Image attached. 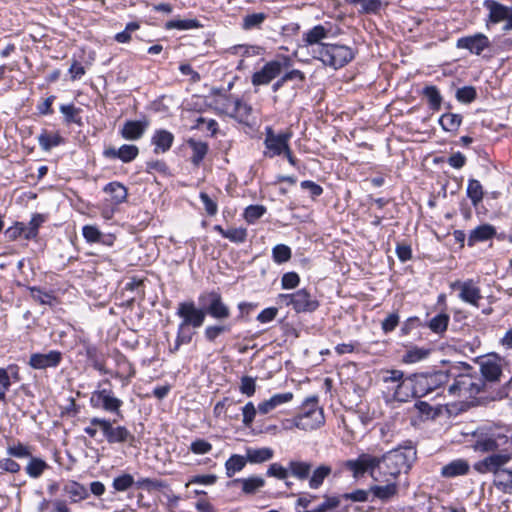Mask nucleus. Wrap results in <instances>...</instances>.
I'll use <instances>...</instances> for the list:
<instances>
[{"label": "nucleus", "instance_id": "1", "mask_svg": "<svg viewBox=\"0 0 512 512\" xmlns=\"http://www.w3.org/2000/svg\"><path fill=\"white\" fill-rule=\"evenodd\" d=\"M415 457L412 447L395 448L378 457L377 481H397L403 470L410 469Z\"/></svg>", "mask_w": 512, "mask_h": 512}, {"label": "nucleus", "instance_id": "2", "mask_svg": "<svg viewBox=\"0 0 512 512\" xmlns=\"http://www.w3.org/2000/svg\"><path fill=\"white\" fill-rule=\"evenodd\" d=\"M450 374L445 371H436L433 373H420L412 376L410 380L411 393L415 397H424L434 391L436 396H444L447 389L443 386L449 382Z\"/></svg>", "mask_w": 512, "mask_h": 512}, {"label": "nucleus", "instance_id": "3", "mask_svg": "<svg viewBox=\"0 0 512 512\" xmlns=\"http://www.w3.org/2000/svg\"><path fill=\"white\" fill-rule=\"evenodd\" d=\"M98 430H100L109 444L116 443H132L135 439L134 435L125 426L112 425V422L105 418L93 417L89 421V425L84 428V432L91 438H95Z\"/></svg>", "mask_w": 512, "mask_h": 512}, {"label": "nucleus", "instance_id": "4", "mask_svg": "<svg viewBox=\"0 0 512 512\" xmlns=\"http://www.w3.org/2000/svg\"><path fill=\"white\" fill-rule=\"evenodd\" d=\"M311 53L315 59L320 60L325 66L334 69L347 65L355 56L351 47L340 44L319 45L311 50Z\"/></svg>", "mask_w": 512, "mask_h": 512}, {"label": "nucleus", "instance_id": "5", "mask_svg": "<svg viewBox=\"0 0 512 512\" xmlns=\"http://www.w3.org/2000/svg\"><path fill=\"white\" fill-rule=\"evenodd\" d=\"M325 422L323 409L318 405L317 397L307 398L301 407V412L294 417L293 424L296 428L311 431L321 427Z\"/></svg>", "mask_w": 512, "mask_h": 512}, {"label": "nucleus", "instance_id": "6", "mask_svg": "<svg viewBox=\"0 0 512 512\" xmlns=\"http://www.w3.org/2000/svg\"><path fill=\"white\" fill-rule=\"evenodd\" d=\"M484 387L481 377L470 374H461L454 378V382L447 388V395L452 398L469 399L478 395Z\"/></svg>", "mask_w": 512, "mask_h": 512}, {"label": "nucleus", "instance_id": "7", "mask_svg": "<svg viewBox=\"0 0 512 512\" xmlns=\"http://www.w3.org/2000/svg\"><path fill=\"white\" fill-rule=\"evenodd\" d=\"M377 466L378 456L369 453H361L357 458L342 463V467L349 471L356 480L364 477L365 474H369L374 481H377Z\"/></svg>", "mask_w": 512, "mask_h": 512}, {"label": "nucleus", "instance_id": "8", "mask_svg": "<svg viewBox=\"0 0 512 512\" xmlns=\"http://www.w3.org/2000/svg\"><path fill=\"white\" fill-rule=\"evenodd\" d=\"M292 66V60L288 56H281L275 60L267 62L261 70L252 75L251 82L254 86L267 85L273 79L278 77L283 70Z\"/></svg>", "mask_w": 512, "mask_h": 512}, {"label": "nucleus", "instance_id": "9", "mask_svg": "<svg viewBox=\"0 0 512 512\" xmlns=\"http://www.w3.org/2000/svg\"><path fill=\"white\" fill-rule=\"evenodd\" d=\"M291 137L292 133L290 131L275 134L271 127H266L264 139V156L268 158H274L276 156L282 155L290 147L289 140Z\"/></svg>", "mask_w": 512, "mask_h": 512}, {"label": "nucleus", "instance_id": "10", "mask_svg": "<svg viewBox=\"0 0 512 512\" xmlns=\"http://www.w3.org/2000/svg\"><path fill=\"white\" fill-rule=\"evenodd\" d=\"M383 382L391 384L388 389L393 390V397L398 401H407L411 391L410 380L412 377L404 378L401 370H387L383 374Z\"/></svg>", "mask_w": 512, "mask_h": 512}, {"label": "nucleus", "instance_id": "11", "mask_svg": "<svg viewBox=\"0 0 512 512\" xmlns=\"http://www.w3.org/2000/svg\"><path fill=\"white\" fill-rule=\"evenodd\" d=\"M199 303L204 308L205 314L214 319L225 320L230 317L229 307L223 302L220 294L214 291L201 294Z\"/></svg>", "mask_w": 512, "mask_h": 512}, {"label": "nucleus", "instance_id": "12", "mask_svg": "<svg viewBox=\"0 0 512 512\" xmlns=\"http://www.w3.org/2000/svg\"><path fill=\"white\" fill-rule=\"evenodd\" d=\"M280 299L286 305H292L296 312H310L318 307V300L308 290H297L289 295H280Z\"/></svg>", "mask_w": 512, "mask_h": 512}, {"label": "nucleus", "instance_id": "13", "mask_svg": "<svg viewBox=\"0 0 512 512\" xmlns=\"http://www.w3.org/2000/svg\"><path fill=\"white\" fill-rule=\"evenodd\" d=\"M177 315L182 318L179 324L181 327L192 326L199 328L203 325L205 320L204 308H197L193 302H182L178 305Z\"/></svg>", "mask_w": 512, "mask_h": 512}, {"label": "nucleus", "instance_id": "14", "mask_svg": "<svg viewBox=\"0 0 512 512\" xmlns=\"http://www.w3.org/2000/svg\"><path fill=\"white\" fill-rule=\"evenodd\" d=\"M90 404L93 408H102L107 412L121 415L120 408L123 402L121 399L115 397L110 389H102L92 393Z\"/></svg>", "mask_w": 512, "mask_h": 512}, {"label": "nucleus", "instance_id": "15", "mask_svg": "<svg viewBox=\"0 0 512 512\" xmlns=\"http://www.w3.org/2000/svg\"><path fill=\"white\" fill-rule=\"evenodd\" d=\"M512 460V453L501 452L494 453L483 460L475 463L474 468L481 474L493 473L495 476L503 470V466Z\"/></svg>", "mask_w": 512, "mask_h": 512}, {"label": "nucleus", "instance_id": "16", "mask_svg": "<svg viewBox=\"0 0 512 512\" xmlns=\"http://www.w3.org/2000/svg\"><path fill=\"white\" fill-rule=\"evenodd\" d=\"M103 191L109 195L108 198L105 199V204L107 209L109 208L110 212L113 213L114 210L122 203L127 201L128 190L127 188L120 182L114 181L108 183Z\"/></svg>", "mask_w": 512, "mask_h": 512}, {"label": "nucleus", "instance_id": "17", "mask_svg": "<svg viewBox=\"0 0 512 512\" xmlns=\"http://www.w3.org/2000/svg\"><path fill=\"white\" fill-rule=\"evenodd\" d=\"M490 46L488 37L482 33L472 36L461 37L457 40L456 47L459 49L469 50L470 53L480 55Z\"/></svg>", "mask_w": 512, "mask_h": 512}, {"label": "nucleus", "instance_id": "18", "mask_svg": "<svg viewBox=\"0 0 512 512\" xmlns=\"http://www.w3.org/2000/svg\"><path fill=\"white\" fill-rule=\"evenodd\" d=\"M62 360L59 351L51 350L48 353H34L30 356L29 365L33 369L44 370L57 367Z\"/></svg>", "mask_w": 512, "mask_h": 512}, {"label": "nucleus", "instance_id": "19", "mask_svg": "<svg viewBox=\"0 0 512 512\" xmlns=\"http://www.w3.org/2000/svg\"><path fill=\"white\" fill-rule=\"evenodd\" d=\"M484 7L489 11L488 19L486 20L487 28H489L490 24L503 22L512 12V6H505L495 0H485Z\"/></svg>", "mask_w": 512, "mask_h": 512}, {"label": "nucleus", "instance_id": "20", "mask_svg": "<svg viewBox=\"0 0 512 512\" xmlns=\"http://www.w3.org/2000/svg\"><path fill=\"white\" fill-rule=\"evenodd\" d=\"M475 438L473 444L474 450L481 453H488L496 451L499 447L498 440L505 438V436L495 433H478L475 434Z\"/></svg>", "mask_w": 512, "mask_h": 512}, {"label": "nucleus", "instance_id": "21", "mask_svg": "<svg viewBox=\"0 0 512 512\" xmlns=\"http://www.w3.org/2000/svg\"><path fill=\"white\" fill-rule=\"evenodd\" d=\"M149 126L147 119L126 121L120 131L121 136L126 140L140 139Z\"/></svg>", "mask_w": 512, "mask_h": 512}, {"label": "nucleus", "instance_id": "22", "mask_svg": "<svg viewBox=\"0 0 512 512\" xmlns=\"http://www.w3.org/2000/svg\"><path fill=\"white\" fill-rule=\"evenodd\" d=\"M332 473V466L327 463H321L316 467H313L308 479L309 488L313 490L319 489L324 484V481L332 475Z\"/></svg>", "mask_w": 512, "mask_h": 512}, {"label": "nucleus", "instance_id": "23", "mask_svg": "<svg viewBox=\"0 0 512 512\" xmlns=\"http://www.w3.org/2000/svg\"><path fill=\"white\" fill-rule=\"evenodd\" d=\"M384 482L385 485H372L370 491L374 498L386 502L398 494L399 486L397 481L387 480Z\"/></svg>", "mask_w": 512, "mask_h": 512}, {"label": "nucleus", "instance_id": "24", "mask_svg": "<svg viewBox=\"0 0 512 512\" xmlns=\"http://www.w3.org/2000/svg\"><path fill=\"white\" fill-rule=\"evenodd\" d=\"M496 234V229L490 224H482L471 230L467 239L468 246L472 247L476 243L492 239Z\"/></svg>", "mask_w": 512, "mask_h": 512}, {"label": "nucleus", "instance_id": "25", "mask_svg": "<svg viewBox=\"0 0 512 512\" xmlns=\"http://www.w3.org/2000/svg\"><path fill=\"white\" fill-rule=\"evenodd\" d=\"M480 371L483 376L488 381H497L502 373L501 365L499 360L495 357H489L483 359L480 362Z\"/></svg>", "mask_w": 512, "mask_h": 512}, {"label": "nucleus", "instance_id": "26", "mask_svg": "<svg viewBox=\"0 0 512 512\" xmlns=\"http://www.w3.org/2000/svg\"><path fill=\"white\" fill-rule=\"evenodd\" d=\"M289 475L296 478L299 481H305L309 479L313 465L309 461L300 459H292L288 462Z\"/></svg>", "mask_w": 512, "mask_h": 512}, {"label": "nucleus", "instance_id": "27", "mask_svg": "<svg viewBox=\"0 0 512 512\" xmlns=\"http://www.w3.org/2000/svg\"><path fill=\"white\" fill-rule=\"evenodd\" d=\"M293 399L292 392L274 394L268 400H265L258 404V411L261 414H268L275 408L285 403L290 402Z\"/></svg>", "mask_w": 512, "mask_h": 512}, {"label": "nucleus", "instance_id": "28", "mask_svg": "<svg viewBox=\"0 0 512 512\" xmlns=\"http://www.w3.org/2000/svg\"><path fill=\"white\" fill-rule=\"evenodd\" d=\"M469 463L464 459H455L441 468V476L445 478H454L466 475L469 471Z\"/></svg>", "mask_w": 512, "mask_h": 512}, {"label": "nucleus", "instance_id": "29", "mask_svg": "<svg viewBox=\"0 0 512 512\" xmlns=\"http://www.w3.org/2000/svg\"><path fill=\"white\" fill-rule=\"evenodd\" d=\"M151 141L152 144L155 146V153H164L171 148L174 141V136L171 132L165 129H159L155 131Z\"/></svg>", "mask_w": 512, "mask_h": 512}, {"label": "nucleus", "instance_id": "30", "mask_svg": "<svg viewBox=\"0 0 512 512\" xmlns=\"http://www.w3.org/2000/svg\"><path fill=\"white\" fill-rule=\"evenodd\" d=\"M328 30L322 25H316L303 35L305 46L312 47V50L319 45H325L321 41L328 36Z\"/></svg>", "mask_w": 512, "mask_h": 512}, {"label": "nucleus", "instance_id": "31", "mask_svg": "<svg viewBox=\"0 0 512 512\" xmlns=\"http://www.w3.org/2000/svg\"><path fill=\"white\" fill-rule=\"evenodd\" d=\"M63 491L68 495L71 503H77L85 500L89 496V492L86 487L76 481H69L63 487Z\"/></svg>", "mask_w": 512, "mask_h": 512}, {"label": "nucleus", "instance_id": "32", "mask_svg": "<svg viewBox=\"0 0 512 512\" xmlns=\"http://www.w3.org/2000/svg\"><path fill=\"white\" fill-rule=\"evenodd\" d=\"M234 485L240 484L243 493L254 494L256 491L264 487L265 480L260 476H252L248 478H237L232 482Z\"/></svg>", "mask_w": 512, "mask_h": 512}, {"label": "nucleus", "instance_id": "33", "mask_svg": "<svg viewBox=\"0 0 512 512\" xmlns=\"http://www.w3.org/2000/svg\"><path fill=\"white\" fill-rule=\"evenodd\" d=\"M247 460L253 464H260L269 461L274 456V451L269 447L248 448L246 450Z\"/></svg>", "mask_w": 512, "mask_h": 512}, {"label": "nucleus", "instance_id": "34", "mask_svg": "<svg viewBox=\"0 0 512 512\" xmlns=\"http://www.w3.org/2000/svg\"><path fill=\"white\" fill-rule=\"evenodd\" d=\"M228 102L231 107V111L229 112L231 116L237 118L241 122L248 120V117L252 112L250 105L239 99H229Z\"/></svg>", "mask_w": 512, "mask_h": 512}, {"label": "nucleus", "instance_id": "35", "mask_svg": "<svg viewBox=\"0 0 512 512\" xmlns=\"http://www.w3.org/2000/svg\"><path fill=\"white\" fill-rule=\"evenodd\" d=\"M37 138L41 149L44 151H49L64 142L59 133H49L47 130H43Z\"/></svg>", "mask_w": 512, "mask_h": 512}, {"label": "nucleus", "instance_id": "36", "mask_svg": "<svg viewBox=\"0 0 512 512\" xmlns=\"http://www.w3.org/2000/svg\"><path fill=\"white\" fill-rule=\"evenodd\" d=\"M188 145L192 149L191 161L194 165L198 166L208 152V145L205 142L194 139L188 140Z\"/></svg>", "mask_w": 512, "mask_h": 512}, {"label": "nucleus", "instance_id": "37", "mask_svg": "<svg viewBox=\"0 0 512 512\" xmlns=\"http://www.w3.org/2000/svg\"><path fill=\"white\" fill-rule=\"evenodd\" d=\"M29 458L30 460L25 467V471L29 477L34 479L39 478L43 474V472L49 468V466L46 463V461H44L41 458L32 456Z\"/></svg>", "mask_w": 512, "mask_h": 512}, {"label": "nucleus", "instance_id": "38", "mask_svg": "<svg viewBox=\"0 0 512 512\" xmlns=\"http://www.w3.org/2000/svg\"><path fill=\"white\" fill-rule=\"evenodd\" d=\"M247 462V456H242L238 454L232 455L225 462L227 477H232L235 473L240 472L245 467Z\"/></svg>", "mask_w": 512, "mask_h": 512}, {"label": "nucleus", "instance_id": "39", "mask_svg": "<svg viewBox=\"0 0 512 512\" xmlns=\"http://www.w3.org/2000/svg\"><path fill=\"white\" fill-rule=\"evenodd\" d=\"M441 127L448 132H456L462 123V116L454 113H445L440 119Z\"/></svg>", "mask_w": 512, "mask_h": 512}, {"label": "nucleus", "instance_id": "40", "mask_svg": "<svg viewBox=\"0 0 512 512\" xmlns=\"http://www.w3.org/2000/svg\"><path fill=\"white\" fill-rule=\"evenodd\" d=\"M466 193L475 207L483 200V187L476 179H470L468 181Z\"/></svg>", "mask_w": 512, "mask_h": 512}, {"label": "nucleus", "instance_id": "41", "mask_svg": "<svg viewBox=\"0 0 512 512\" xmlns=\"http://www.w3.org/2000/svg\"><path fill=\"white\" fill-rule=\"evenodd\" d=\"M200 26L201 25L197 19H185V20L174 19V20L167 21L165 23V29H167V30H172V29L190 30V29L199 28Z\"/></svg>", "mask_w": 512, "mask_h": 512}, {"label": "nucleus", "instance_id": "42", "mask_svg": "<svg viewBox=\"0 0 512 512\" xmlns=\"http://www.w3.org/2000/svg\"><path fill=\"white\" fill-rule=\"evenodd\" d=\"M495 486L504 491L512 492V469H503L494 480Z\"/></svg>", "mask_w": 512, "mask_h": 512}, {"label": "nucleus", "instance_id": "43", "mask_svg": "<svg viewBox=\"0 0 512 512\" xmlns=\"http://www.w3.org/2000/svg\"><path fill=\"white\" fill-rule=\"evenodd\" d=\"M424 96L428 99V103L432 110H439L442 103V96L436 86H427L423 90Z\"/></svg>", "mask_w": 512, "mask_h": 512}, {"label": "nucleus", "instance_id": "44", "mask_svg": "<svg viewBox=\"0 0 512 512\" xmlns=\"http://www.w3.org/2000/svg\"><path fill=\"white\" fill-rule=\"evenodd\" d=\"M136 482L131 474L124 473L116 478L112 482V487L117 492H125L130 489Z\"/></svg>", "mask_w": 512, "mask_h": 512}, {"label": "nucleus", "instance_id": "45", "mask_svg": "<svg viewBox=\"0 0 512 512\" xmlns=\"http://www.w3.org/2000/svg\"><path fill=\"white\" fill-rule=\"evenodd\" d=\"M266 18L267 15L263 12L248 14L243 18L242 27L245 30L259 28Z\"/></svg>", "mask_w": 512, "mask_h": 512}, {"label": "nucleus", "instance_id": "46", "mask_svg": "<svg viewBox=\"0 0 512 512\" xmlns=\"http://www.w3.org/2000/svg\"><path fill=\"white\" fill-rule=\"evenodd\" d=\"M135 484L138 488L144 489L148 492L167 487V484L164 481L156 478H141Z\"/></svg>", "mask_w": 512, "mask_h": 512}, {"label": "nucleus", "instance_id": "47", "mask_svg": "<svg viewBox=\"0 0 512 512\" xmlns=\"http://www.w3.org/2000/svg\"><path fill=\"white\" fill-rule=\"evenodd\" d=\"M117 154L118 159H120L124 163H128L138 156L139 149L135 145L124 144L120 148H118Z\"/></svg>", "mask_w": 512, "mask_h": 512}, {"label": "nucleus", "instance_id": "48", "mask_svg": "<svg viewBox=\"0 0 512 512\" xmlns=\"http://www.w3.org/2000/svg\"><path fill=\"white\" fill-rule=\"evenodd\" d=\"M7 454L16 458H29L32 452L30 446L17 442L7 447Z\"/></svg>", "mask_w": 512, "mask_h": 512}, {"label": "nucleus", "instance_id": "49", "mask_svg": "<svg viewBox=\"0 0 512 512\" xmlns=\"http://www.w3.org/2000/svg\"><path fill=\"white\" fill-rule=\"evenodd\" d=\"M230 330V325H210L205 328L204 336L207 341L214 342L221 334Z\"/></svg>", "mask_w": 512, "mask_h": 512}, {"label": "nucleus", "instance_id": "50", "mask_svg": "<svg viewBox=\"0 0 512 512\" xmlns=\"http://www.w3.org/2000/svg\"><path fill=\"white\" fill-rule=\"evenodd\" d=\"M266 475L278 480H286L289 476V465L287 464V467H284L279 463H272L269 465Z\"/></svg>", "mask_w": 512, "mask_h": 512}, {"label": "nucleus", "instance_id": "51", "mask_svg": "<svg viewBox=\"0 0 512 512\" xmlns=\"http://www.w3.org/2000/svg\"><path fill=\"white\" fill-rule=\"evenodd\" d=\"M449 316L446 314H437L429 322V328L435 333H442L447 329Z\"/></svg>", "mask_w": 512, "mask_h": 512}, {"label": "nucleus", "instance_id": "52", "mask_svg": "<svg viewBox=\"0 0 512 512\" xmlns=\"http://www.w3.org/2000/svg\"><path fill=\"white\" fill-rule=\"evenodd\" d=\"M272 257L276 263H285L291 258V249L287 245L278 244L272 250Z\"/></svg>", "mask_w": 512, "mask_h": 512}, {"label": "nucleus", "instance_id": "53", "mask_svg": "<svg viewBox=\"0 0 512 512\" xmlns=\"http://www.w3.org/2000/svg\"><path fill=\"white\" fill-rule=\"evenodd\" d=\"M60 111L64 115V119L67 124H70V123L81 124V119L78 116L79 109L76 108L74 105H72V104L61 105Z\"/></svg>", "mask_w": 512, "mask_h": 512}, {"label": "nucleus", "instance_id": "54", "mask_svg": "<svg viewBox=\"0 0 512 512\" xmlns=\"http://www.w3.org/2000/svg\"><path fill=\"white\" fill-rule=\"evenodd\" d=\"M266 212L263 205H250L244 211V218L248 223H254L261 218Z\"/></svg>", "mask_w": 512, "mask_h": 512}, {"label": "nucleus", "instance_id": "55", "mask_svg": "<svg viewBox=\"0 0 512 512\" xmlns=\"http://www.w3.org/2000/svg\"><path fill=\"white\" fill-rule=\"evenodd\" d=\"M477 96L473 86H464L456 91V99L461 103H471Z\"/></svg>", "mask_w": 512, "mask_h": 512}, {"label": "nucleus", "instance_id": "56", "mask_svg": "<svg viewBox=\"0 0 512 512\" xmlns=\"http://www.w3.org/2000/svg\"><path fill=\"white\" fill-rule=\"evenodd\" d=\"M350 3L360 5L364 13H376L381 8V0H349Z\"/></svg>", "mask_w": 512, "mask_h": 512}, {"label": "nucleus", "instance_id": "57", "mask_svg": "<svg viewBox=\"0 0 512 512\" xmlns=\"http://www.w3.org/2000/svg\"><path fill=\"white\" fill-rule=\"evenodd\" d=\"M189 450L196 455L208 454L212 450V444L199 438L191 442Z\"/></svg>", "mask_w": 512, "mask_h": 512}, {"label": "nucleus", "instance_id": "58", "mask_svg": "<svg viewBox=\"0 0 512 512\" xmlns=\"http://www.w3.org/2000/svg\"><path fill=\"white\" fill-rule=\"evenodd\" d=\"M429 352L425 349L420 348H413L406 352V354L403 356V362L405 363H416L423 359H425L428 356Z\"/></svg>", "mask_w": 512, "mask_h": 512}, {"label": "nucleus", "instance_id": "59", "mask_svg": "<svg viewBox=\"0 0 512 512\" xmlns=\"http://www.w3.org/2000/svg\"><path fill=\"white\" fill-rule=\"evenodd\" d=\"M239 390L242 394L248 397L253 396L256 391L255 379L250 376H243L241 378Z\"/></svg>", "mask_w": 512, "mask_h": 512}, {"label": "nucleus", "instance_id": "60", "mask_svg": "<svg viewBox=\"0 0 512 512\" xmlns=\"http://www.w3.org/2000/svg\"><path fill=\"white\" fill-rule=\"evenodd\" d=\"M83 237L90 243H96L101 241L102 233L100 230L93 225H86L82 229Z\"/></svg>", "mask_w": 512, "mask_h": 512}, {"label": "nucleus", "instance_id": "61", "mask_svg": "<svg viewBox=\"0 0 512 512\" xmlns=\"http://www.w3.org/2000/svg\"><path fill=\"white\" fill-rule=\"evenodd\" d=\"M257 410L252 402H248L243 408H242V422L245 427H250L253 423L255 416H256Z\"/></svg>", "mask_w": 512, "mask_h": 512}, {"label": "nucleus", "instance_id": "62", "mask_svg": "<svg viewBox=\"0 0 512 512\" xmlns=\"http://www.w3.org/2000/svg\"><path fill=\"white\" fill-rule=\"evenodd\" d=\"M459 297L476 307H479V301L482 300V296L479 294V290H460Z\"/></svg>", "mask_w": 512, "mask_h": 512}, {"label": "nucleus", "instance_id": "63", "mask_svg": "<svg viewBox=\"0 0 512 512\" xmlns=\"http://www.w3.org/2000/svg\"><path fill=\"white\" fill-rule=\"evenodd\" d=\"M370 493H371L370 489L369 490L357 489L350 493H345L343 495V498L345 500H349L352 502H367L369 500Z\"/></svg>", "mask_w": 512, "mask_h": 512}, {"label": "nucleus", "instance_id": "64", "mask_svg": "<svg viewBox=\"0 0 512 512\" xmlns=\"http://www.w3.org/2000/svg\"><path fill=\"white\" fill-rule=\"evenodd\" d=\"M247 231L245 228H231L227 229L225 238L235 243H243L246 240Z\"/></svg>", "mask_w": 512, "mask_h": 512}]
</instances>
